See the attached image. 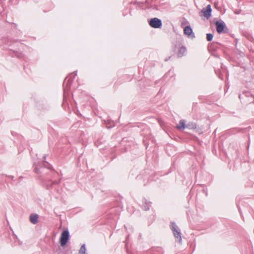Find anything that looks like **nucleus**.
Masks as SVG:
<instances>
[{
  "instance_id": "nucleus-1",
  "label": "nucleus",
  "mask_w": 254,
  "mask_h": 254,
  "mask_svg": "<svg viewBox=\"0 0 254 254\" xmlns=\"http://www.w3.org/2000/svg\"><path fill=\"white\" fill-rule=\"evenodd\" d=\"M170 226L174 237L176 238L177 241L181 242L182 241L181 233L179 228L174 222H172Z\"/></svg>"
},
{
  "instance_id": "nucleus-2",
  "label": "nucleus",
  "mask_w": 254,
  "mask_h": 254,
  "mask_svg": "<svg viewBox=\"0 0 254 254\" xmlns=\"http://www.w3.org/2000/svg\"><path fill=\"white\" fill-rule=\"evenodd\" d=\"M69 237V233L68 230L64 231L61 236L60 243L62 246H64L67 243Z\"/></svg>"
},
{
  "instance_id": "nucleus-3",
  "label": "nucleus",
  "mask_w": 254,
  "mask_h": 254,
  "mask_svg": "<svg viewBox=\"0 0 254 254\" xmlns=\"http://www.w3.org/2000/svg\"><path fill=\"white\" fill-rule=\"evenodd\" d=\"M211 5L208 4L206 7L202 8L199 13V15L201 16L202 14L206 19H208L211 16Z\"/></svg>"
},
{
  "instance_id": "nucleus-4",
  "label": "nucleus",
  "mask_w": 254,
  "mask_h": 254,
  "mask_svg": "<svg viewBox=\"0 0 254 254\" xmlns=\"http://www.w3.org/2000/svg\"><path fill=\"white\" fill-rule=\"evenodd\" d=\"M149 25L154 28H160L162 25L161 20L157 18H152L149 21Z\"/></svg>"
},
{
  "instance_id": "nucleus-5",
  "label": "nucleus",
  "mask_w": 254,
  "mask_h": 254,
  "mask_svg": "<svg viewBox=\"0 0 254 254\" xmlns=\"http://www.w3.org/2000/svg\"><path fill=\"white\" fill-rule=\"evenodd\" d=\"M215 25L217 32L219 34L222 33L224 30V28L226 27L225 23L224 21H217L215 22Z\"/></svg>"
},
{
  "instance_id": "nucleus-6",
  "label": "nucleus",
  "mask_w": 254,
  "mask_h": 254,
  "mask_svg": "<svg viewBox=\"0 0 254 254\" xmlns=\"http://www.w3.org/2000/svg\"><path fill=\"white\" fill-rule=\"evenodd\" d=\"M189 127L190 128V124H188L187 126H186L185 121L184 120H181L180 121L179 124L177 125V128L180 130H181V129H185V128L186 127ZM195 127H196L195 125H194V124L191 125V128H195Z\"/></svg>"
},
{
  "instance_id": "nucleus-7",
  "label": "nucleus",
  "mask_w": 254,
  "mask_h": 254,
  "mask_svg": "<svg viewBox=\"0 0 254 254\" xmlns=\"http://www.w3.org/2000/svg\"><path fill=\"white\" fill-rule=\"evenodd\" d=\"M38 215L36 214H32L30 215L29 220L32 224H36L38 222Z\"/></svg>"
},
{
  "instance_id": "nucleus-8",
  "label": "nucleus",
  "mask_w": 254,
  "mask_h": 254,
  "mask_svg": "<svg viewBox=\"0 0 254 254\" xmlns=\"http://www.w3.org/2000/svg\"><path fill=\"white\" fill-rule=\"evenodd\" d=\"M186 51V49L184 46H181L179 49V51L177 54L178 57H182Z\"/></svg>"
},
{
  "instance_id": "nucleus-9",
  "label": "nucleus",
  "mask_w": 254,
  "mask_h": 254,
  "mask_svg": "<svg viewBox=\"0 0 254 254\" xmlns=\"http://www.w3.org/2000/svg\"><path fill=\"white\" fill-rule=\"evenodd\" d=\"M192 33V30L190 26H186L184 28V33L186 35L190 36Z\"/></svg>"
},
{
  "instance_id": "nucleus-10",
  "label": "nucleus",
  "mask_w": 254,
  "mask_h": 254,
  "mask_svg": "<svg viewBox=\"0 0 254 254\" xmlns=\"http://www.w3.org/2000/svg\"><path fill=\"white\" fill-rule=\"evenodd\" d=\"M86 249L85 247V245L83 244L80 248L78 254H86Z\"/></svg>"
},
{
  "instance_id": "nucleus-11",
  "label": "nucleus",
  "mask_w": 254,
  "mask_h": 254,
  "mask_svg": "<svg viewBox=\"0 0 254 254\" xmlns=\"http://www.w3.org/2000/svg\"><path fill=\"white\" fill-rule=\"evenodd\" d=\"M213 36L211 33L207 34L206 39L208 41H211L213 39Z\"/></svg>"
},
{
  "instance_id": "nucleus-12",
  "label": "nucleus",
  "mask_w": 254,
  "mask_h": 254,
  "mask_svg": "<svg viewBox=\"0 0 254 254\" xmlns=\"http://www.w3.org/2000/svg\"><path fill=\"white\" fill-rule=\"evenodd\" d=\"M59 182L55 181L53 183H54V184H58V183H59Z\"/></svg>"
},
{
  "instance_id": "nucleus-13",
  "label": "nucleus",
  "mask_w": 254,
  "mask_h": 254,
  "mask_svg": "<svg viewBox=\"0 0 254 254\" xmlns=\"http://www.w3.org/2000/svg\"><path fill=\"white\" fill-rule=\"evenodd\" d=\"M148 209H149V207H147L146 208V207L145 208V210H148Z\"/></svg>"
},
{
  "instance_id": "nucleus-14",
  "label": "nucleus",
  "mask_w": 254,
  "mask_h": 254,
  "mask_svg": "<svg viewBox=\"0 0 254 254\" xmlns=\"http://www.w3.org/2000/svg\"><path fill=\"white\" fill-rule=\"evenodd\" d=\"M35 172H36V173H38V170H37V169H36Z\"/></svg>"
}]
</instances>
